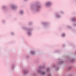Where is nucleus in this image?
<instances>
[{
  "label": "nucleus",
  "mask_w": 76,
  "mask_h": 76,
  "mask_svg": "<svg viewBox=\"0 0 76 76\" xmlns=\"http://www.w3.org/2000/svg\"><path fill=\"white\" fill-rule=\"evenodd\" d=\"M45 73L44 72H42V74L43 75H45Z\"/></svg>",
  "instance_id": "f03ea898"
},
{
  "label": "nucleus",
  "mask_w": 76,
  "mask_h": 76,
  "mask_svg": "<svg viewBox=\"0 0 76 76\" xmlns=\"http://www.w3.org/2000/svg\"><path fill=\"white\" fill-rule=\"evenodd\" d=\"M49 76H51V75H49Z\"/></svg>",
  "instance_id": "20e7f679"
},
{
  "label": "nucleus",
  "mask_w": 76,
  "mask_h": 76,
  "mask_svg": "<svg viewBox=\"0 0 76 76\" xmlns=\"http://www.w3.org/2000/svg\"><path fill=\"white\" fill-rule=\"evenodd\" d=\"M33 52H32L31 53H33Z\"/></svg>",
  "instance_id": "7ed1b4c3"
},
{
  "label": "nucleus",
  "mask_w": 76,
  "mask_h": 76,
  "mask_svg": "<svg viewBox=\"0 0 76 76\" xmlns=\"http://www.w3.org/2000/svg\"><path fill=\"white\" fill-rule=\"evenodd\" d=\"M49 4H50V3L49 2L48 3L46 4V5H49Z\"/></svg>",
  "instance_id": "f257e3e1"
}]
</instances>
